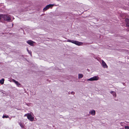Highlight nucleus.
Listing matches in <instances>:
<instances>
[{
  "label": "nucleus",
  "instance_id": "obj_1",
  "mask_svg": "<svg viewBox=\"0 0 129 129\" xmlns=\"http://www.w3.org/2000/svg\"><path fill=\"white\" fill-rule=\"evenodd\" d=\"M24 116H26L27 119L30 121H32L34 119V115L32 113H28L25 114Z\"/></svg>",
  "mask_w": 129,
  "mask_h": 129
},
{
  "label": "nucleus",
  "instance_id": "obj_2",
  "mask_svg": "<svg viewBox=\"0 0 129 129\" xmlns=\"http://www.w3.org/2000/svg\"><path fill=\"white\" fill-rule=\"evenodd\" d=\"M67 41L68 42H71L78 46L82 45L83 44V43L82 42H79L78 41L73 40H67Z\"/></svg>",
  "mask_w": 129,
  "mask_h": 129
},
{
  "label": "nucleus",
  "instance_id": "obj_3",
  "mask_svg": "<svg viewBox=\"0 0 129 129\" xmlns=\"http://www.w3.org/2000/svg\"><path fill=\"white\" fill-rule=\"evenodd\" d=\"M2 18L4 20L8 22H9L11 20L10 15L7 14H3Z\"/></svg>",
  "mask_w": 129,
  "mask_h": 129
},
{
  "label": "nucleus",
  "instance_id": "obj_4",
  "mask_svg": "<svg viewBox=\"0 0 129 129\" xmlns=\"http://www.w3.org/2000/svg\"><path fill=\"white\" fill-rule=\"evenodd\" d=\"M99 78L98 76H95L90 78L88 79L87 81H96L99 80Z\"/></svg>",
  "mask_w": 129,
  "mask_h": 129
},
{
  "label": "nucleus",
  "instance_id": "obj_5",
  "mask_svg": "<svg viewBox=\"0 0 129 129\" xmlns=\"http://www.w3.org/2000/svg\"><path fill=\"white\" fill-rule=\"evenodd\" d=\"M54 6V4H49L47 5L43 9V11L44 12L46 11L50 8H52Z\"/></svg>",
  "mask_w": 129,
  "mask_h": 129
},
{
  "label": "nucleus",
  "instance_id": "obj_6",
  "mask_svg": "<svg viewBox=\"0 0 129 129\" xmlns=\"http://www.w3.org/2000/svg\"><path fill=\"white\" fill-rule=\"evenodd\" d=\"M26 42L29 45L32 46H34V44L35 43L34 42L30 40L27 41Z\"/></svg>",
  "mask_w": 129,
  "mask_h": 129
},
{
  "label": "nucleus",
  "instance_id": "obj_7",
  "mask_svg": "<svg viewBox=\"0 0 129 129\" xmlns=\"http://www.w3.org/2000/svg\"><path fill=\"white\" fill-rule=\"evenodd\" d=\"M101 64L104 68H108V67L107 66V65L105 62L103 60H102V63Z\"/></svg>",
  "mask_w": 129,
  "mask_h": 129
},
{
  "label": "nucleus",
  "instance_id": "obj_8",
  "mask_svg": "<svg viewBox=\"0 0 129 129\" xmlns=\"http://www.w3.org/2000/svg\"><path fill=\"white\" fill-rule=\"evenodd\" d=\"M89 113L93 116H94L96 112L95 110H92L89 111Z\"/></svg>",
  "mask_w": 129,
  "mask_h": 129
},
{
  "label": "nucleus",
  "instance_id": "obj_9",
  "mask_svg": "<svg viewBox=\"0 0 129 129\" xmlns=\"http://www.w3.org/2000/svg\"><path fill=\"white\" fill-rule=\"evenodd\" d=\"M12 81L13 82L15 83L18 87H19L20 85V84L18 82V81H16L14 79H12Z\"/></svg>",
  "mask_w": 129,
  "mask_h": 129
},
{
  "label": "nucleus",
  "instance_id": "obj_10",
  "mask_svg": "<svg viewBox=\"0 0 129 129\" xmlns=\"http://www.w3.org/2000/svg\"><path fill=\"white\" fill-rule=\"evenodd\" d=\"M125 25L129 27V19H126L125 20Z\"/></svg>",
  "mask_w": 129,
  "mask_h": 129
},
{
  "label": "nucleus",
  "instance_id": "obj_11",
  "mask_svg": "<svg viewBox=\"0 0 129 129\" xmlns=\"http://www.w3.org/2000/svg\"><path fill=\"white\" fill-rule=\"evenodd\" d=\"M110 93L113 95V96L115 97H116V95L115 92L114 91H111L110 92Z\"/></svg>",
  "mask_w": 129,
  "mask_h": 129
},
{
  "label": "nucleus",
  "instance_id": "obj_12",
  "mask_svg": "<svg viewBox=\"0 0 129 129\" xmlns=\"http://www.w3.org/2000/svg\"><path fill=\"white\" fill-rule=\"evenodd\" d=\"M83 77V75L82 74L79 73L78 74V79H80Z\"/></svg>",
  "mask_w": 129,
  "mask_h": 129
},
{
  "label": "nucleus",
  "instance_id": "obj_13",
  "mask_svg": "<svg viewBox=\"0 0 129 129\" xmlns=\"http://www.w3.org/2000/svg\"><path fill=\"white\" fill-rule=\"evenodd\" d=\"M5 80L4 78H2L1 80H0V83H1L2 84H3Z\"/></svg>",
  "mask_w": 129,
  "mask_h": 129
},
{
  "label": "nucleus",
  "instance_id": "obj_14",
  "mask_svg": "<svg viewBox=\"0 0 129 129\" xmlns=\"http://www.w3.org/2000/svg\"><path fill=\"white\" fill-rule=\"evenodd\" d=\"M19 125L21 126V127L22 128H24V124L23 123H19Z\"/></svg>",
  "mask_w": 129,
  "mask_h": 129
},
{
  "label": "nucleus",
  "instance_id": "obj_15",
  "mask_svg": "<svg viewBox=\"0 0 129 129\" xmlns=\"http://www.w3.org/2000/svg\"><path fill=\"white\" fill-rule=\"evenodd\" d=\"M27 49L29 54H30L31 56H32L31 52L30 51L28 50Z\"/></svg>",
  "mask_w": 129,
  "mask_h": 129
},
{
  "label": "nucleus",
  "instance_id": "obj_16",
  "mask_svg": "<svg viewBox=\"0 0 129 129\" xmlns=\"http://www.w3.org/2000/svg\"><path fill=\"white\" fill-rule=\"evenodd\" d=\"M9 116L8 115H7V116L3 115L2 117V118H9Z\"/></svg>",
  "mask_w": 129,
  "mask_h": 129
},
{
  "label": "nucleus",
  "instance_id": "obj_17",
  "mask_svg": "<svg viewBox=\"0 0 129 129\" xmlns=\"http://www.w3.org/2000/svg\"><path fill=\"white\" fill-rule=\"evenodd\" d=\"M125 129H129V126H126L124 127Z\"/></svg>",
  "mask_w": 129,
  "mask_h": 129
},
{
  "label": "nucleus",
  "instance_id": "obj_18",
  "mask_svg": "<svg viewBox=\"0 0 129 129\" xmlns=\"http://www.w3.org/2000/svg\"><path fill=\"white\" fill-rule=\"evenodd\" d=\"M3 14H0V20L2 19V18H3Z\"/></svg>",
  "mask_w": 129,
  "mask_h": 129
},
{
  "label": "nucleus",
  "instance_id": "obj_19",
  "mask_svg": "<svg viewBox=\"0 0 129 129\" xmlns=\"http://www.w3.org/2000/svg\"><path fill=\"white\" fill-rule=\"evenodd\" d=\"M71 93L72 94H75V92L73 91H72L71 92Z\"/></svg>",
  "mask_w": 129,
  "mask_h": 129
}]
</instances>
